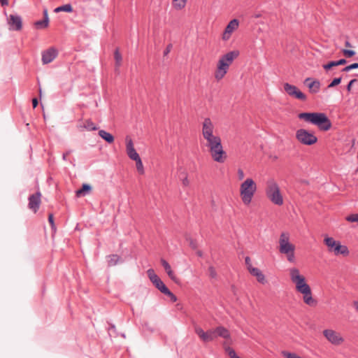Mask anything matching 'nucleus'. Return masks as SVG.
<instances>
[{
    "label": "nucleus",
    "mask_w": 358,
    "mask_h": 358,
    "mask_svg": "<svg viewBox=\"0 0 358 358\" xmlns=\"http://www.w3.org/2000/svg\"><path fill=\"white\" fill-rule=\"evenodd\" d=\"M215 126L208 117L204 119L202 123L201 133L206 141V146L208 148L213 159L218 163H223L227 157V153L224 150L221 138L214 134Z\"/></svg>",
    "instance_id": "1"
},
{
    "label": "nucleus",
    "mask_w": 358,
    "mask_h": 358,
    "mask_svg": "<svg viewBox=\"0 0 358 358\" xmlns=\"http://www.w3.org/2000/svg\"><path fill=\"white\" fill-rule=\"evenodd\" d=\"M300 120L317 126L321 131H328L331 127V122L324 113H301L298 115Z\"/></svg>",
    "instance_id": "2"
},
{
    "label": "nucleus",
    "mask_w": 358,
    "mask_h": 358,
    "mask_svg": "<svg viewBox=\"0 0 358 358\" xmlns=\"http://www.w3.org/2000/svg\"><path fill=\"white\" fill-rule=\"evenodd\" d=\"M239 55V51L232 50L222 55L217 64V68L215 73V78L219 80L224 78L228 69L233 61Z\"/></svg>",
    "instance_id": "3"
},
{
    "label": "nucleus",
    "mask_w": 358,
    "mask_h": 358,
    "mask_svg": "<svg viewBox=\"0 0 358 358\" xmlns=\"http://www.w3.org/2000/svg\"><path fill=\"white\" fill-rule=\"evenodd\" d=\"M264 191L266 197L272 203L277 206L283 204V197L280 187L273 179H270L266 182Z\"/></svg>",
    "instance_id": "4"
},
{
    "label": "nucleus",
    "mask_w": 358,
    "mask_h": 358,
    "mask_svg": "<svg viewBox=\"0 0 358 358\" xmlns=\"http://www.w3.org/2000/svg\"><path fill=\"white\" fill-rule=\"evenodd\" d=\"M279 252L286 255L289 262L295 261V246L289 242V235L287 233H281L279 238Z\"/></svg>",
    "instance_id": "5"
},
{
    "label": "nucleus",
    "mask_w": 358,
    "mask_h": 358,
    "mask_svg": "<svg viewBox=\"0 0 358 358\" xmlns=\"http://www.w3.org/2000/svg\"><path fill=\"white\" fill-rule=\"evenodd\" d=\"M257 190V185L252 178H247L240 187V194L244 204L250 203Z\"/></svg>",
    "instance_id": "6"
},
{
    "label": "nucleus",
    "mask_w": 358,
    "mask_h": 358,
    "mask_svg": "<svg viewBox=\"0 0 358 358\" xmlns=\"http://www.w3.org/2000/svg\"><path fill=\"white\" fill-rule=\"evenodd\" d=\"M289 276L292 282L295 285L296 289L298 292H302L309 287L306 282L304 276L300 274L298 268H290Z\"/></svg>",
    "instance_id": "7"
},
{
    "label": "nucleus",
    "mask_w": 358,
    "mask_h": 358,
    "mask_svg": "<svg viewBox=\"0 0 358 358\" xmlns=\"http://www.w3.org/2000/svg\"><path fill=\"white\" fill-rule=\"evenodd\" d=\"M296 138L303 145H312L317 141V138L305 129H299L296 132Z\"/></svg>",
    "instance_id": "8"
},
{
    "label": "nucleus",
    "mask_w": 358,
    "mask_h": 358,
    "mask_svg": "<svg viewBox=\"0 0 358 358\" xmlns=\"http://www.w3.org/2000/svg\"><path fill=\"white\" fill-rule=\"evenodd\" d=\"M148 276L152 284L157 288L162 293L164 294L169 292L168 287L165 285L163 281L155 274L153 269L150 268L147 271Z\"/></svg>",
    "instance_id": "9"
},
{
    "label": "nucleus",
    "mask_w": 358,
    "mask_h": 358,
    "mask_svg": "<svg viewBox=\"0 0 358 358\" xmlns=\"http://www.w3.org/2000/svg\"><path fill=\"white\" fill-rule=\"evenodd\" d=\"M285 92L291 97L295 98L301 101H306V96L301 92L295 85H292L288 83L283 85Z\"/></svg>",
    "instance_id": "10"
},
{
    "label": "nucleus",
    "mask_w": 358,
    "mask_h": 358,
    "mask_svg": "<svg viewBox=\"0 0 358 358\" xmlns=\"http://www.w3.org/2000/svg\"><path fill=\"white\" fill-rule=\"evenodd\" d=\"M194 331L203 342L212 341L217 338V334L215 329H209L207 331H204L201 327L196 326L194 327Z\"/></svg>",
    "instance_id": "11"
},
{
    "label": "nucleus",
    "mask_w": 358,
    "mask_h": 358,
    "mask_svg": "<svg viewBox=\"0 0 358 358\" xmlns=\"http://www.w3.org/2000/svg\"><path fill=\"white\" fill-rule=\"evenodd\" d=\"M238 25L239 21L237 19H233L231 20L224 29L222 36V40L225 41H228L232 33L238 29Z\"/></svg>",
    "instance_id": "12"
},
{
    "label": "nucleus",
    "mask_w": 358,
    "mask_h": 358,
    "mask_svg": "<svg viewBox=\"0 0 358 358\" xmlns=\"http://www.w3.org/2000/svg\"><path fill=\"white\" fill-rule=\"evenodd\" d=\"M323 334L326 338L334 345H340L343 341L340 334L334 330L325 329L323 331Z\"/></svg>",
    "instance_id": "13"
},
{
    "label": "nucleus",
    "mask_w": 358,
    "mask_h": 358,
    "mask_svg": "<svg viewBox=\"0 0 358 358\" xmlns=\"http://www.w3.org/2000/svg\"><path fill=\"white\" fill-rule=\"evenodd\" d=\"M58 52L57 49L52 47L42 52V62L47 64L52 62L57 56Z\"/></svg>",
    "instance_id": "14"
},
{
    "label": "nucleus",
    "mask_w": 358,
    "mask_h": 358,
    "mask_svg": "<svg viewBox=\"0 0 358 358\" xmlns=\"http://www.w3.org/2000/svg\"><path fill=\"white\" fill-rule=\"evenodd\" d=\"M126 151L128 157L132 160L135 161L140 157L134 147L132 140L129 136L126 137Z\"/></svg>",
    "instance_id": "15"
},
{
    "label": "nucleus",
    "mask_w": 358,
    "mask_h": 358,
    "mask_svg": "<svg viewBox=\"0 0 358 358\" xmlns=\"http://www.w3.org/2000/svg\"><path fill=\"white\" fill-rule=\"evenodd\" d=\"M41 203V193L37 192L36 194H31L29 197V208L36 213L40 206Z\"/></svg>",
    "instance_id": "16"
},
{
    "label": "nucleus",
    "mask_w": 358,
    "mask_h": 358,
    "mask_svg": "<svg viewBox=\"0 0 358 358\" xmlns=\"http://www.w3.org/2000/svg\"><path fill=\"white\" fill-rule=\"evenodd\" d=\"M8 24L10 25L11 29L15 31H20L22 27V21L20 15H10Z\"/></svg>",
    "instance_id": "17"
},
{
    "label": "nucleus",
    "mask_w": 358,
    "mask_h": 358,
    "mask_svg": "<svg viewBox=\"0 0 358 358\" xmlns=\"http://www.w3.org/2000/svg\"><path fill=\"white\" fill-rule=\"evenodd\" d=\"M304 84L309 88L313 94L317 93L320 90V83L318 80H313L311 78H307L304 80Z\"/></svg>",
    "instance_id": "18"
},
{
    "label": "nucleus",
    "mask_w": 358,
    "mask_h": 358,
    "mask_svg": "<svg viewBox=\"0 0 358 358\" xmlns=\"http://www.w3.org/2000/svg\"><path fill=\"white\" fill-rule=\"evenodd\" d=\"M299 293L303 294V299L306 304L310 306H315L316 304V301L312 296V292L310 286Z\"/></svg>",
    "instance_id": "19"
},
{
    "label": "nucleus",
    "mask_w": 358,
    "mask_h": 358,
    "mask_svg": "<svg viewBox=\"0 0 358 358\" xmlns=\"http://www.w3.org/2000/svg\"><path fill=\"white\" fill-rule=\"evenodd\" d=\"M330 252H333L336 255H348L349 250L345 245H341L338 241H336L334 248L329 250Z\"/></svg>",
    "instance_id": "20"
},
{
    "label": "nucleus",
    "mask_w": 358,
    "mask_h": 358,
    "mask_svg": "<svg viewBox=\"0 0 358 358\" xmlns=\"http://www.w3.org/2000/svg\"><path fill=\"white\" fill-rule=\"evenodd\" d=\"M161 264L164 267L166 273L169 275V277L175 282H178V278L175 275L174 272L172 271L170 264L164 259H161Z\"/></svg>",
    "instance_id": "21"
},
{
    "label": "nucleus",
    "mask_w": 358,
    "mask_h": 358,
    "mask_svg": "<svg viewBox=\"0 0 358 358\" xmlns=\"http://www.w3.org/2000/svg\"><path fill=\"white\" fill-rule=\"evenodd\" d=\"M35 26L38 29L46 28L49 24V17L47 9L43 10V20H38L34 23Z\"/></svg>",
    "instance_id": "22"
},
{
    "label": "nucleus",
    "mask_w": 358,
    "mask_h": 358,
    "mask_svg": "<svg viewBox=\"0 0 358 358\" xmlns=\"http://www.w3.org/2000/svg\"><path fill=\"white\" fill-rule=\"evenodd\" d=\"M250 274L255 276L259 282L262 284H265L266 282L264 275L259 268H252Z\"/></svg>",
    "instance_id": "23"
},
{
    "label": "nucleus",
    "mask_w": 358,
    "mask_h": 358,
    "mask_svg": "<svg viewBox=\"0 0 358 358\" xmlns=\"http://www.w3.org/2000/svg\"><path fill=\"white\" fill-rule=\"evenodd\" d=\"M215 331L217 334V337L220 336L223 338H229L230 337L229 331L224 327H217L215 328Z\"/></svg>",
    "instance_id": "24"
},
{
    "label": "nucleus",
    "mask_w": 358,
    "mask_h": 358,
    "mask_svg": "<svg viewBox=\"0 0 358 358\" xmlns=\"http://www.w3.org/2000/svg\"><path fill=\"white\" fill-rule=\"evenodd\" d=\"M99 135L108 143H112L114 141L113 136L105 130H99Z\"/></svg>",
    "instance_id": "25"
},
{
    "label": "nucleus",
    "mask_w": 358,
    "mask_h": 358,
    "mask_svg": "<svg viewBox=\"0 0 358 358\" xmlns=\"http://www.w3.org/2000/svg\"><path fill=\"white\" fill-rule=\"evenodd\" d=\"M92 189V187L88 184H83L81 189L76 191L77 196H85L88 194Z\"/></svg>",
    "instance_id": "26"
},
{
    "label": "nucleus",
    "mask_w": 358,
    "mask_h": 358,
    "mask_svg": "<svg viewBox=\"0 0 358 358\" xmlns=\"http://www.w3.org/2000/svg\"><path fill=\"white\" fill-rule=\"evenodd\" d=\"M108 264L110 266L116 265L119 262H122L120 257L117 255H110L107 257Z\"/></svg>",
    "instance_id": "27"
},
{
    "label": "nucleus",
    "mask_w": 358,
    "mask_h": 358,
    "mask_svg": "<svg viewBox=\"0 0 358 358\" xmlns=\"http://www.w3.org/2000/svg\"><path fill=\"white\" fill-rule=\"evenodd\" d=\"M62 11L71 13L73 11V8L70 3H66L63 6H59L55 9V13H59Z\"/></svg>",
    "instance_id": "28"
},
{
    "label": "nucleus",
    "mask_w": 358,
    "mask_h": 358,
    "mask_svg": "<svg viewBox=\"0 0 358 358\" xmlns=\"http://www.w3.org/2000/svg\"><path fill=\"white\" fill-rule=\"evenodd\" d=\"M187 0H173V6L177 10H181L183 8L187 3Z\"/></svg>",
    "instance_id": "29"
},
{
    "label": "nucleus",
    "mask_w": 358,
    "mask_h": 358,
    "mask_svg": "<svg viewBox=\"0 0 358 358\" xmlns=\"http://www.w3.org/2000/svg\"><path fill=\"white\" fill-rule=\"evenodd\" d=\"M114 58H115V67L117 69V68H118L121 65L122 59V55L120 53L118 48H117L115 50Z\"/></svg>",
    "instance_id": "30"
},
{
    "label": "nucleus",
    "mask_w": 358,
    "mask_h": 358,
    "mask_svg": "<svg viewBox=\"0 0 358 358\" xmlns=\"http://www.w3.org/2000/svg\"><path fill=\"white\" fill-rule=\"evenodd\" d=\"M324 243L329 248V250L334 248L336 241L331 237H326L324 240Z\"/></svg>",
    "instance_id": "31"
},
{
    "label": "nucleus",
    "mask_w": 358,
    "mask_h": 358,
    "mask_svg": "<svg viewBox=\"0 0 358 358\" xmlns=\"http://www.w3.org/2000/svg\"><path fill=\"white\" fill-rule=\"evenodd\" d=\"M84 127L88 131H95L97 129V127L90 120L85 122Z\"/></svg>",
    "instance_id": "32"
},
{
    "label": "nucleus",
    "mask_w": 358,
    "mask_h": 358,
    "mask_svg": "<svg viewBox=\"0 0 358 358\" xmlns=\"http://www.w3.org/2000/svg\"><path fill=\"white\" fill-rule=\"evenodd\" d=\"M135 162L138 172L141 174H143L144 173V168L141 157L135 160Z\"/></svg>",
    "instance_id": "33"
},
{
    "label": "nucleus",
    "mask_w": 358,
    "mask_h": 358,
    "mask_svg": "<svg viewBox=\"0 0 358 358\" xmlns=\"http://www.w3.org/2000/svg\"><path fill=\"white\" fill-rule=\"evenodd\" d=\"M225 351L228 354V355L229 356L230 358H240L236 355L235 350L233 348H230V347H227L225 348Z\"/></svg>",
    "instance_id": "34"
},
{
    "label": "nucleus",
    "mask_w": 358,
    "mask_h": 358,
    "mask_svg": "<svg viewBox=\"0 0 358 358\" xmlns=\"http://www.w3.org/2000/svg\"><path fill=\"white\" fill-rule=\"evenodd\" d=\"M358 69V63H353L350 65H348V66L344 67L342 69V71L343 72H348L352 69Z\"/></svg>",
    "instance_id": "35"
},
{
    "label": "nucleus",
    "mask_w": 358,
    "mask_h": 358,
    "mask_svg": "<svg viewBox=\"0 0 358 358\" xmlns=\"http://www.w3.org/2000/svg\"><path fill=\"white\" fill-rule=\"evenodd\" d=\"M341 77H339V78H334L331 83L330 84L328 85V87L329 88H331V87H334L338 85H339L341 82Z\"/></svg>",
    "instance_id": "36"
},
{
    "label": "nucleus",
    "mask_w": 358,
    "mask_h": 358,
    "mask_svg": "<svg viewBox=\"0 0 358 358\" xmlns=\"http://www.w3.org/2000/svg\"><path fill=\"white\" fill-rule=\"evenodd\" d=\"M346 220L350 222H358V214H351L346 217Z\"/></svg>",
    "instance_id": "37"
},
{
    "label": "nucleus",
    "mask_w": 358,
    "mask_h": 358,
    "mask_svg": "<svg viewBox=\"0 0 358 358\" xmlns=\"http://www.w3.org/2000/svg\"><path fill=\"white\" fill-rule=\"evenodd\" d=\"M334 66H337L336 61H331V62H329V63L323 65V68L326 71L329 70L330 69H331Z\"/></svg>",
    "instance_id": "38"
},
{
    "label": "nucleus",
    "mask_w": 358,
    "mask_h": 358,
    "mask_svg": "<svg viewBox=\"0 0 358 358\" xmlns=\"http://www.w3.org/2000/svg\"><path fill=\"white\" fill-rule=\"evenodd\" d=\"M343 53L346 57H351L355 55V52L352 50H343Z\"/></svg>",
    "instance_id": "39"
},
{
    "label": "nucleus",
    "mask_w": 358,
    "mask_h": 358,
    "mask_svg": "<svg viewBox=\"0 0 358 358\" xmlns=\"http://www.w3.org/2000/svg\"><path fill=\"white\" fill-rule=\"evenodd\" d=\"M208 275L211 278H215L217 277V273L213 266L208 268Z\"/></svg>",
    "instance_id": "40"
},
{
    "label": "nucleus",
    "mask_w": 358,
    "mask_h": 358,
    "mask_svg": "<svg viewBox=\"0 0 358 358\" xmlns=\"http://www.w3.org/2000/svg\"><path fill=\"white\" fill-rule=\"evenodd\" d=\"M164 294L169 296L173 302H176L177 301V297L169 289L168 292L164 293Z\"/></svg>",
    "instance_id": "41"
},
{
    "label": "nucleus",
    "mask_w": 358,
    "mask_h": 358,
    "mask_svg": "<svg viewBox=\"0 0 358 358\" xmlns=\"http://www.w3.org/2000/svg\"><path fill=\"white\" fill-rule=\"evenodd\" d=\"M355 82H357L356 79H352L349 82V83L348 84L347 87H346V89L348 92H350L351 90L352 86L353 83H355Z\"/></svg>",
    "instance_id": "42"
},
{
    "label": "nucleus",
    "mask_w": 358,
    "mask_h": 358,
    "mask_svg": "<svg viewBox=\"0 0 358 358\" xmlns=\"http://www.w3.org/2000/svg\"><path fill=\"white\" fill-rule=\"evenodd\" d=\"M238 177L239 180H243L245 177L244 172L242 169H239L238 170Z\"/></svg>",
    "instance_id": "43"
},
{
    "label": "nucleus",
    "mask_w": 358,
    "mask_h": 358,
    "mask_svg": "<svg viewBox=\"0 0 358 358\" xmlns=\"http://www.w3.org/2000/svg\"><path fill=\"white\" fill-rule=\"evenodd\" d=\"M48 221H49L50 224H51L52 228L53 229L55 227V224H54V217H53L52 214L49 215Z\"/></svg>",
    "instance_id": "44"
},
{
    "label": "nucleus",
    "mask_w": 358,
    "mask_h": 358,
    "mask_svg": "<svg viewBox=\"0 0 358 358\" xmlns=\"http://www.w3.org/2000/svg\"><path fill=\"white\" fill-rule=\"evenodd\" d=\"M171 48H172V45L169 44L164 51V56L167 55L170 52Z\"/></svg>",
    "instance_id": "45"
},
{
    "label": "nucleus",
    "mask_w": 358,
    "mask_h": 358,
    "mask_svg": "<svg viewBox=\"0 0 358 358\" xmlns=\"http://www.w3.org/2000/svg\"><path fill=\"white\" fill-rule=\"evenodd\" d=\"M336 62L337 66L343 65L347 63V60L345 59H341L338 61H336Z\"/></svg>",
    "instance_id": "46"
},
{
    "label": "nucleus",
    "mask_w": 358,
    "mask_h": 358,
    "mask_svg": "<svg viewBox=\"0 0 358 358\" xmlns=\"http://www.w3.org/2000/svg\"><path fill=\"white\" fill-rule=\"evenodd\" d=\"M182 182L184 186H187L189 185V181L187 176H185V178L182 179Z\"/></svg>",
    "instance_id": "47"
},
{
    "label": "nucleus",
    "mask_w": 358,
    "mask_h": 358,
    "mask_svg": "<svg viewBox=\"0 0 358 358\" xmlns=\"http://www.w3.org/2000/svg\"><path fill=\"white\" fill-rule=\"evenodd\" d=\"M71 152V150H69V151H66V152H64V153L63 154L62 159H63L64 160H65V161H66V159H67V156H68Z\"/></svg>",
    "instance_id": "48"
},
{
    "label": "nucleus",
    "mask_w": 358,
    "mask_h": 358,
    "mask_svg": "<svg viewBox=\"0 0 358 358\" xmlns=\"http://www.w3.org/2000/svg\"><path fill=\"white\" fill-rule=\"evenodd\" d=\"M38 102L37 99H36V98H34V99H32V105H33V107H34V108H36V107L38 106Z\"/></svg>",
    "instance_id": "49"
},
{
    "label": "nucleus",
    "mask_w": 358,
    "mask_h": 358,
    "mask_svg": "<svg viewBox=\"0 0 358 358\" xmlns=\"http://www.w3.org/2000/svg\"><path fill=\"white\" fill-rule=\"evenodd\" d=\"M0 3L2 6H8V0H0Z\"/></svg>",
    "instance_id": "50"
},
{
    "label": "nucleus",
    "mask_w": 358,
    "mask_h": 358,
    "mask_svg": "<svg viewBox=\"0 0 358 358\" xmlns=\"http://www.w3.org/2000/svg\"><path fill=\"white\" fill-rule=\"evenodd\" d=\"M245 262L246 266L250 264H251L250 258L249 257H246L245 259Z\"/></svg>",
    "instance_id": "51"
},
{
    "label": "nucleus",
    "mask_w": 358,
    "mask_h": 358,
    "mask_svg": "<svg viewBox=\"0 0 358 358\" xmlns=\"http://www.w3.org/2000/svg\"><path fill=\"white\" fill-rule=\"evenodd\" d=\"M354 308H355L356 311L358 312V301L354 302Z\"/></svg>",
    "instance_id": "52"
},
{
    "label": "nucleus",
    "mask_w": 358,
    "mask_h": 358,
    "mask_svg": "<svg viewBox=\"0 0 358 358\" xmlns=\"http://www.w3.org/2000/svg\"><path fill=\"white\" fill-rule=\"evenodd\" d=\"M247 268H248V270L249 271V272L251 273V269L252 268H255V267H252V264H249L247 266Z\"/></svg>",
    "instance_id": "53"
},
{
    "label": "nucleus",
    "mask_w": 358,
    "mask_h": 358,
    "mask_svg": "<svg viewBox=\"0 0 358 358\" xmlns=\"http://www.w3.org/2000/svg\"><path fill=\"white\" fill-rule=\"evenodd\" d=\"M345 45L346 47H351V44H350V43L349 41H346Z\"/></svg>",
    "instance_id": "54"
},
{
    "label": "nucleus",
    "mask_w": 358,
    "mask_h": 358,
    "mask_svg": "<svg viewBox=\"0 0 358 358\" xmlns=\"http://www.w3.org/2000/svg\"><path fill=\"white\" fill-rule=\"evenodd\" d=\"M357 59H358V57H357Z\"/></svg>",
    "instance_id": "55"
},
{
    "label": "nucleus",
    "mask_w": 358,
    "mask_h": 358,
    "mask_svg": "<svg viewBox=\"0 0 358 358\" xmlns=\"http://www.w3.org/2000/svg\"><path fill=\"white\" fill-rule=\"evenodd\" d=\"M241 358V357H240Z\"/></svg>",
    "instance_id": "56"
}]
</instances>
